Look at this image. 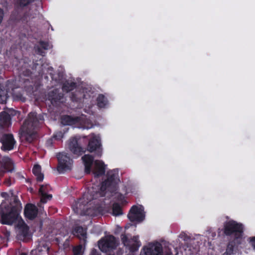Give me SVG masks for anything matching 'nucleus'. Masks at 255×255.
Returning <instances> with one entry per match:
<instances>
[{
	"label": "nucleus",
	"mask_w": 255,
	"mask_h": 255,
	"mask_svg": "<svg viewBox=\"0 0 255 255\" xmlns=\"http://www.w3.org/2000/svg\"><path fill=\"white\" fill-rule=\"evenodd\" d=\"M61 123L64 125H72L79 123L80 124L84 125L85 128H90L93 126L89 125L90 124L89 120H87L85 117H72L71 116H67L63 117L61 119Z\"/></svg>",
	"instance_id": "obj_9"
},
{
	"label": "nucleus",
	"mask_w": 255,
	"mask_h": 255,
	"mask_svg": "<svg viewBox=\"0 0 255 255\" xmlns=\"http://www.w3.org/2000/svg\"><path fill=\"white\" fill-rule=\"evenodd\" d=\"M43 120L42 116H37L35 113H30L21 128V137L28 142H32L35 137V128Z\"/></svg>",
	"instance_id": "obj_1"
},
{
	"label": "nucleus",
	"mask_w": 255,
	"mask_h": 255,
	"mask_svg": "<svg viewBox=\"0 0 255 255\" xmlns=\"http://www.w3.org/2000/svg\"><path fill=\"white\" fill-rule=\"evenodd\" d=\"M242 232V225L235 221H231L225 225V233L226 235H229L235 233L237 238H239Z\"/></svg>",
	"instance_id": "obj_11"
},
{
	"label": "nucleus",
	"mask_w": 255,
	"mask_h": 255,
	"mask_svg": "<svg viewBox=\"0 0 255 255\" xmlns=\"http://www.w3.org/2000/svg\"><path fill=\"white\" fill-rule=\"evenodd\" d=\"M49 187L48 185H42L40 186V188L39 190V193L41 195V202L45 203L48 200H49L52 198V195L50 194H47V192L49 191L48 189Z\"/></svg>",
	"instance_id": "obj_17"
},
{
	"label": "nucleus",
	"mask_w": 255,
	"mask_h": 255,
	"mask_svg": "<svg viewBox=\"0 0 255 255\" xmlns=\"http://www.w3.org/2000/svg\"><path fill=\"white\" fill-rule=\"evenodd\" d=\"M0 141L4 150H10L13 148L15 143L13 136L11 134H3L0 136Z\"/></svg>",
	"instance_id": "obj_13"
},
{
	"label": "nucleus",
	"mask_w": 255,
	"mask_h": 255,
	"mask_svg": "<svg viewBox=\"0 0 255 255\" xmlns=\"http://www.w3.org/2000/svg\"><path fill=\"white\" fill-rule=\"evenodd\" d=\"M3 17V10L0 8V24H1Z\"/></svg>",
	"instance_id": "obj_34"
},
{
	"label": "nucleus",
	"mask_w": 255,
	"mask_h": 255,
	"mask_svg": "<svg viewBox=\"0 0 255 255\" xmlns=\"http://www.w3.org/2000/svg\"><path fill=\"white\" fill-rule=\"evenodd\" d=\"M88 194H89V197L88 198H89L90 196H91V195L90 194V193H87ZM91 199H92V197H90V199L88 198V200H87L88 202H89V203H88V205H89V207H91V203H90L91 202Z\"/></svg>",
	"instance_id": "obj_39"
},
{
	"label": "nucleus",
	"mask_w": 255,
	"mask_h": 255,
	"mask_svg": "<svg viewBox=\"0 0 255 255\" xmlns=\"http://www.w3.org/2000/svg\"><path fill=\"white\" fill-rule=\"evenodd\" d=\"M75 87V83L72 82H66L63 86V90L66 92H69L73 90Z\"/></svg>",
	"instance_id": "obj_25"
},
{
	"label": "nucleus",
	"mask_w": 255,
	"mask_h": 255,
	"mask_svg": "<svg viewBox=\"0 0 255 255\" xmlns=\"http://www.w3.org/2000/svg\"><path fill=\"white\" fill-rule=\"evenodd\" d=\"M1 195L3 197H6L7 196V194L6 193H2L1 194Z\"/></svg>",
	"instance_id": "obj_40"
},
{
	"label": "nucleus",
	"mask_w": 255,
	"mask_h": 255,
	"mask_svg": "<svg viewBox=\"0 0 255 255\" xmlns=\"http://www.w3.org/2000/svg\"><path fill=\"white\" fill-rule=\"evenodd\" d=\"M73 234L84 242H86L87 238L86 232L83 228L80 227H76L73 231Z\"/></svg>",
	"instance_id": "obj_19"
},
{
	"label": "nucleus",
	"mask_w": 255,
	"mask_h": 255,
	"mask_svg": "<svg viewBox=\"0 0 255 255\" xmlns=\"http://www.w3.org/2000/svg\"><path fill=\"white\" fill-rule=\"evenodd\" d=\"M108 179L102 183L100 190L99 192L100 196H104L106 194L105 191L107 190L113 192L116 188V185L119 181L117 174L113 171H110L107 173Z\"/></svg>",
	"instance_id": "obj_5"
},
{
	"label": "nucleus",
	"mask_w": 255,
	"mask_h": 255,
	"mask_svg": "<svg viewBox=\"0 0 255 255\" xmlns=\"http://www.w3.org/2000/svg\"><path fill=\"white\" fill-rule=\"evenodd\" d=\"M9 115L5 112L0 114V127H6L9 124Z\"/></svg>",
	"instance_id": "obj_22"
},
{
	"label": "nucleus",
	"mask_w": 255,
	"mask_h": 255,
	"mask_svg": "<svg viewBox=\"0 0 255 255\" xmlns=\"http://www.w3.org/2000/svg\"><path fill=\"white\" fill-rule=\"evenodd\" d=\"M58 160L57 170L60 173H63L71 169L72 161L66 153H59L57 155Z\"/></svg>",
	"instance_id": "obj_8"
},
{
	"label": "nucleus",
	"mask_w": 255,
	"mask_h": 255,
	"mask_svg": "<svg viewBox=\"0 0 255 255\" xmlns=\"http://www.w3.org/2000/svg\"><path fill=\"white\" fill-rule=\"evenodd\" d=\"M20 255H26V254H24V253H22V254H21Z\"/></svg>",
	"instance_id": "obj_43"
},
{
	"label": "nucleus",
	"mask_w": 255,
	"mask_h": 255,
	"mask_svg": "<svg viewBox=\"0 0 255 255\" xmlns=\"http://www.w3.org/2000/svg\"><path fill=\"white\" fill-rule=\"evenodd\" d=\"M63 137V133L61 131L56 132L53 136V137L56 139H60Z\"/></svg>",
	"instance_id": "obj_31"
},
{
	"label": "nucleus",
	"mask_w": 255,
	"mask_h": 255,
	"mask_svg": "<svg viewBox=\"0 0 255 255\" xmlns=\"http://www.w3.org/2000/svg\"><path fill=\"white\" fill-rule=\"evenodd\" d=\"M234 247L232 244H229L227 247V249L225 254L227 255H231L233 254Z\"/></svg>",
	"instance_id": "obj_29"
},
{
	"label": "nucleus",
	"mask_w": 255,
	"mask_h": 255,
	"mask_svg": "<svg viewBox=\"0 0 255 255\" xmlns=\"http://www.w3.org/2000/svg\"><path fill=\"white\" fill-rule=\"evenodd\" d=\"M69 148L70 151L75 155L79 156L83 152L82 148L78 144L76 138H73L69 140Z\"/></svg>",
	"instance_id": "obj_16"
},
{
	"label": "nucleus",
	"mask_w": 255,
	"mask_h": 255,
	"mask_svg": "<svg viewBox=\"0 0 255 255\" xmlns=\"http://www.w3.org/2000/svg\"><path fill=\"white\" fill-rule=\"evenodd\" d=\"M171 245H170L169 243H165L164 244V248L165 249L167 248V255H171L172 252H171Z\"/></svg>",
	"instance_id": "obj_30"
},
{
	"label": "nucleus",
	"mask_w": 255,
	"mask_h": 255,
	"mask_svg": "<svg viewBox=\"0 0 255 255\" xmlns=\"http://www.w3.org/2000/svg\"><path fill=\"white\" fill-rule=\"evenodd\" d=\"M10 84L8 83L7 86L9 87H10Z\"/></svg>",
	"instance_id": "obj_42"
},
{
	"label": "nucleus",
	"mask_w": 255,
	"mask_h": 255,
	"mask_svg": "<svg viewBox=\"0 0 255 255\" xmlns=\"http://www.w3.org/2000/svg\"><path fill=\"white\" fill-rule=\"evenodd\" d=\"M49 247L43 242L40 243L37 247L35 252L38 253L39 255H47Z\"/></svg>",
	"instance_id": "obj_20"
},
{
	"label": "nucleus",
	"mask_w": 255,
	"mask_h": 255,
	"mask_svg": "<svg viewBox=\"0 0 255 255\" xmlns=\"http://www.w3.org/2000/svg\"><path fill=\"white\" fill-rule=\"evenodd\" d=\"M40 45L42 48L45 50L49 49L51 47V45H50L48 43L44 42H41Z\"/></svg>",
	"instance_id": "obj_32"
},
{
	"label": "nucleus",
	"mask_w": 255,
	"mask_h": 255,
	"mask_svg": "<svg viewBox=\"0 0 255 255\" xmlns=\"http://www.w3.org/2000/svg\"><path fill=\"white\" fill-rule=\"evenodd\" d=\"M17 236L20 239L26 237L29 235L28 226L23 224L18 228Z\"/></svg>",
	"instance_id": "obj_21"
},
{
	"label": "nucleus",
	"mask_w": 255,
	"mask_h": 255,
	"mask_svg": "<svg viewBox=\"0 0 255 255\" xmlns=\"http://www.w3.org/2000/svg\"><path fill=\"white\" fill-rule=\"evenodd\" d=\"M251 244L255 250V237L251 240Z\"/></svg>",
	"instance_id": "obj_37"
},
{
	"label": "nucleus",
	"mask_w": 255,
	"mask_h": 255,
	"mask_svg": "<svg viewBox=\"0 0 255 255\" xmlns=\"http://www.w3.org/2000/svg\"><path fill=\"white\" fill-rule=\"evenodd\" d=\"M37 207L33 204H27L25 207L24 215L27 218L30 220L34 219L37 216Z\"/></svg>",
	"instance_id": "obj_15"
},
{
	"label": "nucleus",
	"mask_w": 255,
	"mask_h": 255,
	"mask_svg": "<svg viewBox=\"0 0 255 255\" xmlns=\"http://www.w3.org/2000/svg\"><path fill=\"white\" fill-rule=\"evenodd\" d=\"M112 214L117 216L122 214L120 206L118 204H114L113 207Z\"/></svg>",
	"instance_id": "obj_27"
},
{
	"label": "nucleus",
	"mask_w": 255,
	"mask_h": 255,
	"mask_svg": "<svg viewBox=\"0 0 255 255\" xmlns=\"http://www.w3.org/2000/svg\"><path fill=\"white\" fill-rule=\"evenodd\" d=\"M73 254H74V255H83L82 247L81 246H79L77 247H75V248H74Z\"/></svg>",
	"instance_id": "obj_28"
},
{
	"label": "nucleus",
	"mask_w": 255,
	"mask_h": 255,
	"mask_svg": "<svg viewBox=\"0 0 255 255\" xmlns=\"http://www.w3.org/2000/svg\"><path fill=\"white\" fill-rule=\"evenodd\" d=\"M128 217L132 222L142 221L144 217L143 207L141 206L139 207L133 206L128 214Z\"/></svg>",
	"instance_id": "obj_12"
},
{
	"label": "nucleus",
	"mask_w": 255,
	"mask_h": 255,
	"mask_svg": "<svg viewBox=\"0 0 255 255\" xmlns=\"http://www.w3.org/2000/svg\"><path fill=\"white\" fill-rule=\"evenodd\" d=\"M46 144L48 146H50L52 144V139H48L46 142Z\"/></svg>",
	"instance_id": "obj_36"
},
{
	"label": "nucleus",
	"mask_w": 255,
	"mask_h": 255,
	"mask_svg": "<svg viewBox=\"0 0 255 255\" xmlns=\"http://www.w3.org/2000/svg\"><path fill=\"white\" fill-rule=\"evenodd\" d=\"M82 159L85 165V172L89 174L91 170V166L94 162V167L93 173L95 177L103 175L105 172V165L101 160H96L93 161V157L89 155L86 154L82 157Z\"/></svg>",
	"instance_id": "obj_4"
},
{
	"label": "nucleus",
	"mask_w": 255,
	"mask_h": 255,
	"mask_svg": "<svg viewBox=\"0 0 255 255\" xmlns=\"http://www.w3.org/2000/svg\"><path fill=\"white\" fill-rule=\"evenodd\" d=\"M89 194L85 193L83 198L78 202L75 203L73 206V210L75 212L81 215L94 216L98 213L102 212L101 208H91L89 206L88 200Z\"/></svg>",
	"instance_id": "obj_3"
},
{
	"label": "nucleus",
	"mask_w": 255,
	"mask_h": 255,
	"mask_svg": "<svg viewBox=\"0 0 255 255\" xmlns=\"http://www.w3.org/2000/svg\"><path fill=\"white\" fill-rule=\"evenodd\" d=\"M36 52H37V53L40 54V55H42L43 54V51H42V50L39 48V47H37L36 48Z\"/></svg>",
	"instance_id": "obj_35"
},
{
	"label": "nucleus",
	"mask_w": 255,
	"mask_h": 255,
	"mask_svg": "<svg viewBox=\"0 0 255 255\" xmlns=\"http://www.w3.org/2000/svg\"><path fill=\"white\" fill-rule=\"evenodd\" d=\"M33 173L36 176L37 180L42 181L44 179V175L41 172V167L38 164L34 165L33 168Z\"/></svg>",
	"instance_id": "obj_23"
},
{
	"label": "nucleus",
	"mask_w": 255,
	"mask_h": 255,
	"mask_svg": "<svg viewBox=\"0 0 255 255\" xmlns=\"http://www.w3.org/2000/svg\"><path fill=\"white\" fill-rule=\"evenodd\" d=\"M1 166L9 172H12L14 169V165L12 160L8 157H3L0 161Z\"/></svg>",
	"instance_id": "obj_18"
},
{
	"label": "nucleus",
	"mask_w": 255,
	"mask_h": 255,
	"mask_svg": "<svg viewBox=\"0 0 255 255\" xmlns=\"http://www.w3.org/2000/svg\"><path fill=\"white\" fill-rule=\"evenodd\" d=\"M7 99V90L4 86L0 84V103H4Z\"/></svg>",
	"instance_id": "obj_24"
},
{
	"label": "nucleus",
	"mask_w": 255,
	"mask_h": 255,
	"mask_svg": "<svg viewBox=\"0 0 255 255\" xmlns=\"http://www.w3.org/2000/svg\"><path fill=\"white\" fill-rule=\"evenodd\" d=\"M87 150L92 152L97 151L96 154L100 157L102 155V149L100 148V143L99 136L92 135V138L90 140L87 147Z\"/></svg>",
	"instance_id": "obj_14"
},
{
	"label": "nucleus",
	"mask_w": 255,
	"mask_h": 255,
	"mask_svg": "<svg viewBox=\"0 0 255 255\" xmlns=\"http://www.w3.org/2000/svg\"><path fill=\"white\" fill-rule=\"evenodd\" d=\"M33 0H20L19 1V5L21 6H24L28 3L32 1Z\"/></svg>",
	"instance_id": "obj_33"
},
{
	"label": "nucleus",
	"mask_w": 255,
	"mask_h": 255,
	"mask_svg": "<svg viewBox=\"0 0 255 255\" xmlns=\"http://www.w3.org/2000/svg\"><path fill=\"white\" fill-rule=\"evenodd\" d=\"M119 245L118 241L113 236H107L98 242L100 250L103 252H108L115 249Z\"/></svg>",
	"instance_id": "obj_6"
},
{
	"label": "nucleus",
	"mask_w": 255,
	"mask_h": 255,
	"mask_svg": "<svg viewBox=\"0 0 255 255\" xmlns=\"http://www.w3.org/2000/svg\"><path fill=\"white\" fill-rule=\"evenodd\" d=\"M121 239L124 246L131 252L137 251L141 245L137 236L133 237L132 238H129L127 236L122 235Z\"/></svg>",
	"instance_id": "obj_10"
},
{
	"label": "nucleus",
	"mask_w": 255,
	"mask_h": 255,
	"mask_svg": "<svg viewBox=\"0 0 255 255\" xmlns=\"http://www.w3.org/2000/svg\"><path fill=\"white\" fill-rule=\"evenodd\" d=\"M90 255H98V254L96 250H93Z\"/></svg>",
	"instance_id": "obj_38"
},
{
	"label": "nucleus",
	"mask_w": 255,
	"mask_h": 255,
	"mask_svg": "<svg viewBox=\"0 0 255 255\" xmlns=\"http://www.w3.org/2000/svg\"><path fill=\"white\" fill-rule=\"evenodd\" d=\"M11 194V197L15 202V205L6 207L5 203L2 202L0 206V216L1 223L3 224L11 225L17 219L18 217V200Z\"/></svg>",
	"instance_id": "obj_2"
},
{
	"label": "nucleus",
	"mask_w": 255,
	"mask_h": 255,
	"mask_svg": "<svg viewBox=\"0 0 255 255\" xmlns=\"http://www.w3.org/2000/svg\"><path fill=\"white\" fill-rule=\"evenodd\" d=\"M97 104L100 108H104L107 104V101L103 95H100L98 96L97 98Z\"/></svg>",
	"instance_id": "obj_26"
},
{
	"label": "nucleus",
	"mask_w": 255,
	"mask_h": 255,
	"mask_svg": "<svg viewBox=\"0 0 255 255\" xmlns=\"http://www.w3.org/2000/svg\"><path fill=\"white\" fill-rule=\"evenodd\" d=\"M140 255H163L162 246L157 242L149 243L142 248Z\"/></svg>",
	"instance_id": "obj_7"
},
{
	"label": "nucleus",
	"mask_w": 255,
	"mask_h": 255,
	"mask_svg": "<svg viewBox=\"0 0 255 255\" xmlns=\"http://www.w3.org/2000/svg\"><path fill=\"white\" fill-rule=\"evenodd\" d=\"M5 183H6V184H7L8 186H9L11 184V183L9 182V180L6 181Z\"/></svg>",
	"instance_id": "obj_41"
}]
</instances>
